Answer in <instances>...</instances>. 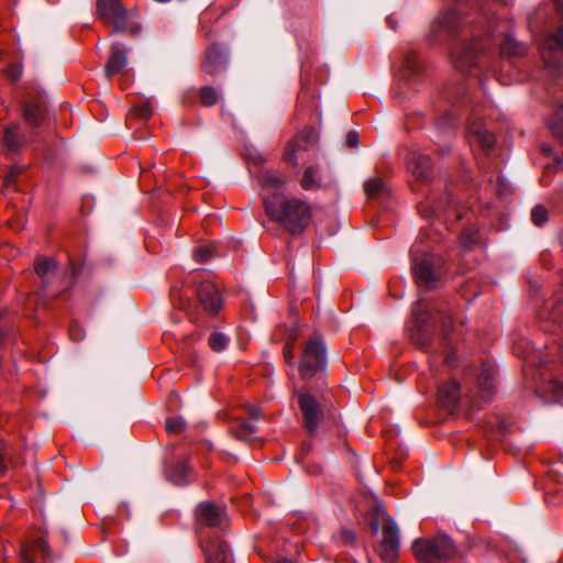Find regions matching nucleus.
<instances>
[{"label": "nucleus", "instance_id": "obj_36", "mask_svg": "<svg viewBox=\"0 0 563 563\" xmlns=\"http://www.w3.org/2000/svg\"><path fill=\"white\" fill-rule=\"evenodd\" d=\"M186 427V421L183 417L169 418L166 421V430L168 432L179 433Z\"/></svg>", "mask_w": 563, "mask_h": 563}, {"label": "nucleus", "instance_id": "obj_31", "mask_svg": "<svg viewBox=\"0 0 563 563\" xmlns=\"http://www.w3.org/2000/svg\"><path fill=\"white\" fill-rule=\"evenodd\" d=\"M544 393L548 394V401H561L563 399V383L555 379L549 382Z\"/></svg>", "mask_w": 563, "mask_h": 563}, {"label": "nucleus", "instance_id": "obj_9", "mask_svg": "<svg viewBox=\"0 0 563 563\" xmlns=\"http://www.w3.org/2000/svg\"><path fill=\"white\" fill-rule=\"evenodd\" d=\"M412 549L415 556L424 563L451 559L456 552L452 540L444 534L432 539L416 540Z\"/></svg>", "mask_w": 563, "mask_h": 563}, {"label": "nucleus", "instance_id": "obj_45", "mask_svg": "<svg viewBox=\"0 0 563 563\" xmlns=\"http://www.w3.org/2000/svg\"><path fill=\"white\" fill-rule=\"evenodd\" d=\"M341 537L344 543L350 544L352 543V531H350L346 528H343L341 531Z\"/></svg>", "mask_w": 563, "mask_h": 563}, {"label": "nucleus", "instance_id": "obj_48", "mask_svg": "<svg viewBox=\"0 0 563 563\" xmlns=\"http://www.w3.org/2000/svg\"><path fill=\"white\" fill-rule=\"evenodd\" d=\"M81 169L84 173H90V174H93L97 172V167L92 166V165L82 166Z\"/></svg>", "mask_w": 563, "mask_h": 563}, {"label": "nucleus", "instance_id": "obj_21", "mask_svg": "<svg viewBox=\"0 0 563 563\" xmlns=\"http://www.w3.org/2000/svg\"><path fill=\"white\" fill-rule=\"evenodd\" d=\"M111 23L113 24V33H130L137 35L142 29L141 24L133 20V12L125 9L122 14L115 16Z\"/></svg>", "mask_w": 563, "mask_h": 563}, {"label": "nucleus", "instance_id": "obj_35", "mask_svg": "<svg viewBox=\"0 0 563 563\" xmlns=\"http://www.w3.org/2000/svg\"><path fill=\"white\" fill-rule=\"evenodd\" d=\"M257 431V427L250 422V421H246V420H242L239 422V429L235 431V437L239 439V440H245V435L246 434H252V433H255Z\"/></svg>", "mask_w": 563, "mask_h": 563}, {"label": "nucleus", "instance_id": "obj_28", "mask_svg": "<svg viewBox=\"0 0 563 563\" xmlns=\"http://www.w3.org/2000/svg\"><path fill=\"white\" fill-rule=\"evenodd\" d=\"M460 24V18L455 10L442 14L437 24V31H443L448 34L453 33Z\"/></svg>", "mask_w": 563, "mask_h": 563}, {"label": "nucleus", "instance_id": "obj_50", "mask_svg": "<svg viewBox=\"0 0 563 563\" xmlns=\"http://www.w3.org/2000/svg\"><path fill=\"white\" fill-rule=\"evenodd\" d=\"M284 354H285V358H286V361L288 362V364H289L290 366H292V363L290 362V360L292 358L291 351H290V350H287V351L285 350Z\"/></svg>", "mask_w": 563, "mask_h": 563}, {"label": "nucleus", "instance_id": "obj_14", "mask_svg": "<svg viewBox=\"0 0 563 563\" xmlns=\"http://www.w3.org/2000/svg\"><path fill=\"white\" fill-rule=\"evenodd\" d=\"M167 481L176 486H187L192 482L194 470L185 460H178L165 467Z\"/></svg>", "mask_w": 563, "mask_h": 563}, {"label": "nucleus", "instance_id": "obj_55", "mask_svg": "<svg viewBox=\"0 0 563 563\" xmlns=\"http://www.w3.org/2000/svg\"><path fill=\"white\" fill-rule=\"evenodd\" d=\"M353 137H354V146H355L356 142H357V134H356V132H354Z\"/></svg>", "mask_w": 563, "mask_h": 563}, {"label": "nucleus", "instance_id": "obj_41", "mask_svg": "<svg viewBox=\"0 0 563 563\" xmlns=\"http://www.w3.org/2000/svg\"><path fill=\"white\" fill-rule=\"evenodd\" d=\"M461 243L465 247H471L473 244L477 243L476 232L473 230H466L461 234Z\"/></svg>", "mask_w": 563, "mask_h": 563}, {"label": "nucleus", "instance_id": "obj_51", "mask_svg": "<svg viewBox=\"0 0 563 563\" xmlns=\"http://www.w3.org/2000/svg\"><path fill=\"white\" fill-rule=\"evenodd\" d=\"M453 361H454V358H453V353H450V354L446 356L445 362H446V364H448L449 366H453Z\"/></svg>", "mask_w": 563, "mask_h": 563}, {"label": "nucleus", "instance_id": "obj_1", "mask_svg": "<svg viewBox=\"0 0 563 563\" xmlns=\"http://www.w3.org/2000/svg\"><path fill=\"white\" fill-rule=\"evenodd\" d=\"M196 520L199 525L200 545L205 552L207 563H233L229 547L218 536H205L203 529L211 528L224 531L229 519L224 509L211 501H202L196 508Z\"/></svg>", "mask_w": 563, "mask_h": 563}, {"label": "nucleus", "instance_id": "obj_5", "mask_svg": "<svg viewBox=\"0 0 563 563\" xmlns=\"http://www.w3.org/2000/svg\"><path fill=\"white\" fill-rule=\"evenodd\" d=\"M21 113L25 123L31 129L32 136L46 151V159H52L53 154L49 153L47 143L37 137V131L51 122L54 118V111L46 92L38 84L30 82L25 86V95L21 101Z\"/></svg>", "mask_w": 563, "mask_h": 563}, {"label": "nucleus", "instance_id": "obj_19", "mask_svg": "<svg viewBox=\"0 0 563 563\" xmlns=\"http://www.w3.org/2000/svg\"><path fill=\"white\" fill-rule=\"evenodd\" d=\"M40 551L44 561H48L51 556V547L42 538H37L32 542H23L20 548V563H35L34 553Z\"/></svg>", "mask_w": 563, "mask_h": 563}, {"label": "nucleus", "instance_id": "obj_2", "mask_svg": "<svg viewBox=\"0 0 563 563\" xmlns=\"http://www.w3.org/2000/svg\"><path fill=\"white\" fill-rule=\"evenodd\" d=\"M82 264L69 258L67 266H60L53 256L37 255L33 262V272L37 280L38 292L48 296L51 289L58 285L59 291L52 294L51 299L55 300L70 291L82 272Z\"/></svg>", "mask_w": 563, "mask_h": 563}, {"label": "nucleus", "instance_id": "obj_26", "mask_svg": "<svg viewBox=\"0 0 563 563\" xmlns=\"http://www.w3.org/2000/svg\"><path fill=\"white\" fill-rule=\"evenodd\" d=\"M365 194L371 199H380L388 195L387 185L379 177L368 179L364 185Z\"/></svg>", "mask_w": 563, "mask_h": 563}, {"label": "nucleus", "instance_id": "obj_39", "mask_svg": "<svg viewBox=\"0 0 563 563\" xmlns=\"http://www.w3.org/2000/svg\"><path fill=\"white\" fill-rule=\"evenodd\" d=\"M69 336L74 342H80L85 339V331L78 322H71L69 325Z\"/></svg>", "mask_w": 563, "mask_h": 563}, {"label": "nucleus", "instance_id": "obj_30", "mask_svg": "<svg viewBox=\"0 0 563 563\" xmlns=\"http://www.w3.org/2000/svg\"><path fill=\"white\" fill-rule=\"evenodd\" d=\"M229 343L230 338L222 332L213 331L208 338V344L210 349L217 353L224 351Z\"/></svg>", "mask_w": 563, "mask_h": 563}, {"label": "nucleus", "instance_id": "obj_3", "mask_svg": "<svg viewBox=\"0 0 563 563\" xmlns=\"http://www.w3.org/2000/svg\"><path fill=\"white\" fill-rule=\"evenodd\" d=\"M366 509V521L372 531L377 533L383 530V539L379 545V554L386 562H394L399 551L398 529L388 517L380 500L372 493L361 492Z\"/></svg>", "mask_w": 563, "mask_h": 563}, {"label": "nucleus", "instance_id": "obj_38", "mask_svg": "<svg viewBox=\"0 0 563 563\" xmlns=\"http://www.w3.org/2000/svg\"><path fill=\"white\" fill-rule=\"evenodd\" d=\"M262 183L264 187L277 189L282 187L284 180L277 175L266 174L263 176Z\"/></svg>", "mask_w": 563, "mask_h": 563}, {"label": "nucleus", "instance_id": "obj_52", "mask_svg": "<svg viewBox=\"0 0 563 563\" xmlns=\"http://www.w3.org/2000/svg\"><path fill=\"white\" fill-rule=\"evenodd\" d=\"M309 450H310V445H309V444H303V445H302V451H303V453H308V452H309Z\"/></svg>", "mask_w": 563, "mask_h": 563}, {"label": "nucleus", "instance_id": "obj_53", "mask_svg": "<svg viewBox=\"0 0 563 563\" xmlns=\"http://www.w3.org/2000/svg\"><path fill=\"white\" fill-rule=\"evenodd\" d=\"M278 563H297V562H295L294 560H290V559H285V560L279 561Z\"/></svg>", "mask_w": 563, "mask_h": 563}, {"label": "nucleus", "instance_id": "obj_18", "mask_svg": "<svg viewBox=\"0 0 563 563\" xmlns=\"http://www.w3.org/2000/svg\"><path fill=\"white\" fill-rule=\"evenodd\" d=\"M228 63V54L225 49L219 45L213 44L206 54L202 62V69L208 74H217L223 70Z\"/></svg>", "mask_w": 563, "mask_h": 563}, {"label": "nucleus", "instance_id": "obj_40", "mask_svg": "<svg viewBox=\"0 0 563 563\" xmlns=\"http://www.w3.org/2000/svg\"><path fill=\"white\" fill-rule=\"evenodd\" d=\"M23 74L22 66L18 64L10 65L7 68V76L12 82H16L21 79Z\"/></svg>", "mask_w": 563, "mask_h": 563}, {"label": "nucleus", "instance_id": "obj_16", "mask_svg": "<svg viewBox=\"0 0 563 563\" xmlns=\"http://www.w3.org/2000/svg\"><path fill=\"white\" fill-rule=\"evenodd\" d=\"M468 141L472 147H479L485 153L495 144L494 135L481 122H473L467 130Z\"/></svg>", "mask_w": 563, "mask_h": 563}, {"label": "nucleus", "instance_id": "obj_23", "mask_svg": "<svg viewBox=\"0 0 563 563\" xmlns=\"http://www.w3.org/2000/svg\"><path fill=\"white\" fill-rule=\"evenodd\" d=\"M461 389L455 380L443 384L439 388V401L443 407L452 408L460 399Z\"/></svg>", "mask_w": 563, "mask_h": 563}, {"label": "nucleus", "instance_id": "obj_27", "mask_svg": "<svg viewBox=\"0 0 563 563\" xmlns=\"http://www.w3.org/2000/svg\"><path fill=\"white\" fill-rule=\"evenodd\" d=\"M526 51V45L518 42L510 35L504 36L503 41L500 42V53L508 57L523 55Z\"/></svg>", "mask_w": 563, "mask_h": 563}, {"label": "nucleus", "instance_id": "obj_13", "mask_svg": "<svg viewBox=\"0 0 563 563\" xmlns=\"http://www.w3.org/2000/svg\"><path fill=\"white\" fill-rule=\"evenodd\" d=\"M0 143L9 152L16 154L26 143V136L19 122H10L0 130Z\"/></svg>", "mask_w": 563, "mask_h": 563}, {"label": "nucleus", "instance_id": "obj_20", "mask_svg": "<svg viewBox=\"0 0 563 563\" xmlns=\"http://www.w3.org/2000/svg\"><path fill=\"white\" fill-rule=\"evenodd\" d=\"M408 169L420 181H428L432 173L431 159L428 155L412 153L408 161Z\"/></svg>", "mask_w": 563, "mask_h": 563}, {"label": "nucleus", "instance_id": "obj_37", "mask_svg": "<svg viewBox=\"0 0 563 563\" xmlns=\"http://www.w3.org/2000/svg\"><path fill=\"white\" fill-rule=\"evenodd\" d=\"M532 222L540 227L548 220V210L543 206H536L531 212Z\"/></svg>", "mask_w": 563, "mask_h": 563}, {"label": "nucleus", "instance_id": "obj_10", "mask_svg": "<svg viewBox=\"0 0 563 563\" xmlns=\"http://www.w3.org/2000/svg\"><path fill=\"white\" fill-rule=\"evenodd\" d=\"M412 271L419 287L431 288L435 282L434 256L422 252L416 243L411 250Z\"/></svg>", "mask_w": 563, "mask_h": 563}, {"label": "nucleus", "instance_id": "obj_43", "mask_svg": "<svg viewBox=\"0 0 563 563\" xmlns=\"http://www.w3.org/2000/svg\"><path fill=\"white\" fill-rule=\"evenodd\" d=\"M195 255L198 261H207L211 256V250L206 246H200L196 250Z\"/></svg>", "mask_w": 563, "mask_h": 563}, {"label": "nucleus", "instance_id": "obj_25", "mask_svg": "<svg viewBox=\"0 0 563 563\" xmlns=\"http://www.w3.org/2000/svg\"><path fill=\"white\" fill-rule=\"evenodd\" d=\"M478 390L482 398L488 399L495 388L494 374L490 368L485 367L477 377Z\"/></svg>", "mask_w": 563, "mask_h": 563}, {"label": "nucleus", "instance_id": "obj_49", "mask_svg": "<svg viewBox=\"0 0 563 563\" xmlns=\"http://www.w3.org/2000/svg\"><path fill=\"white\" fill-rule=\"evenodd\" d=\"M344 143L346 147L352 148V131L346 133Z\"/></svg>", "mask_w": 563, "mask_h": 563}, {"label": "nucleus", "instance_id": "obj_46", "mask_svg": "<svg viewBox=\"0 0 563 563\" xmlns=\"http://www.w3.org/2000/svg\"><path fill=\"white\" fill-rule=\"evenodd\" d=\"M137 115L142 119H147L151 117V110L147 106H143L137 110Z\"/></svg>", "mask_w": 563, "mask_h": 563}, {"label": "nucleus", "instance_id": "obj_54", "mask_svg": "<svg viewBox=\"0 0 563 563\" xmlns=\"http://www.w3.org/2000/svg\"><path fill=\"white\" fill-rule=\"evenodd\" d=\"M0 448H7L5 441L0 438Z\"/></svg>", "mask_w": 563, "mask_h": 563}, {"label": "nucleus", "instance_id": "obj_6", "mask_svg": "<svg viewBox=\"0 0 563 563\" xmlns=\"http://www.w3.org/2000/svg\"><path fill=\"white\" fill-rule=\"evenodd\" d=\"M327 347L323 338L314 333L306 343L298 362L301 379H313V388L321 390L327 386Z\"/></svg>", "mask_w": 563, "mask_h": 563}, {"label": "nucleus", "instance_id": "obj_11", "mask_svg": "<svg viewBox=\"0 0 563 563\" xmlns=\"http://www.w3.org/2000/svg\"><path fill=\"white\" fill-rule=\"evenodd\" d=\"M296 395L303 417V427L310 437H314L319 423L324 417L323 410L318 400L308 390H299Z\"/></svg>", "mask_w": 563, "mask_h": 563}, {"label": "nucleus", "instance_id": "obj_17", "mask_svg": "<svg viewBox=\"0 0 563 563\" xmlns=\"http://www.w3.org/2000/svg\"><path fill=\"white\" fill-rule=\"evenodd\" d=\"M128 64L126 47L119 42L111 45L110 56L104 67V73L108 78L113 75L120 74Z\"/></svg>", "mask_w": 563, "mask_h": 563}, {"label": "nucleus", "instance_id": "obj_8", "mask_svg": "<svg viewBox=\"0 0 563 563\" xmlns=\"http://www.w3.org/2000/svg\"><path fill=\"white\" fill-rule=\"evenodd\" d=\"M553 7L560 20L559 24L547 27L538 36L540 53L547 66L552 64V58L563 52V1L553 0Z\"/></svg>", "mask_w": 563, "mask_h": 563}, {"label": "nucleus", "instance_id": "obj_33", "mask_svg": "<svg viewBox=\"0 0 563 563\" xmlns=\"http://www.w3.org/2000/svg\"><path fill=\"white\" fill-rule=\"evenodd\" d=\"M200 101L206 107H212L218 102V93L210 86H203L200 89Z\"/></svg>", "mask_w": 563, "mask_h": 563}, {"label": "nucleus", "instance_id": "obj_34", "mask_svg": "<svg viewBox=\"0 0 563 563\" xmlns=\"http://www.w3.org/2000/svg\"><path fill=\"white\" fill-rule=\"evenodd\" d=\"M405 68L409 74H419L420 70L422 69V63L419 56L416 54L408 55L405 60Z\"/></svg>", "mask_w": 563, "mask_h": 563}, {"label": "nucleus", "instance_id": "obj_44", "mask_svg": "<svg viewBox=\"0 0 563 563\" xmlns=\"http://www.w3.org/2000/svg\"><path fill=\"white\" fill-rule=\"evenodd\" d=\"M5 448H0V475L4 474L7 472V465L4 463L5 457Z\"/></svg>", "mask_w": 563, "mask_h": 563}, {"label": "nucleus", "instance_id": "obj_42", "mask_svg": "<svg viewBox=\"0 0 563 563\" xmlns=\"http://www.w3.org/2000/svg\"><path fill=\"white\" fill-rule=\"evenodd\" d=\"M562 311H563V308L561 306H559V307H555L552 311H550L548 313V316H545V312L542 311L540 313V317L542 319H549V320L553 321L554 323H556L560 321V319L562 317Z\"/></svg>", "mask_w": 563, "mask_h": 563}, {"label": "nucleus", "instance_id": "obj_32", "mask_svg": "<svg viewBox=\"0 0 563 563\" xmlns=\"http://www.w3.org/2000/svg\"><path fill=\"white\" fill-rule=\"evenodd\" d=\"M15 338L14 329L9 320L0 313V345L5 344L8 341Z\"/></svg>", "mask_w": 563, "mask_h": 563}, {"label": "nucleus", "instance_id": "obj_22", "mask_svg": "<svg viewBox=\"0 0 563 563\" xmlns=\"http://www.w3.org/2000/svg\"><path fill=\"white\" fill-rule=\"evenodd\" d=\"M125 8L122 7L120 0H98L97 13L104 22H111L115 16L123 13Z\"/></svg>", "mask_w": 563, "mask_h": 563}, {"label": "nucleus", "instance_id": "obj_29", "mask_svg": "<svg viewBox=\"0 0 563 563\" xmlns=\"http://www.w3.org/2000/svg\"><path fill=\"white\" fill-rule=\"evenodd\" d=\"M300 185L306 190L318 188L320 185V173L318 167L308 166L300 179Z\"/></svg>", "mask_w": 563, "mask_h": 563}, {"label": "nucleus", "instance_id": "obj_7", "mask_svg": "<svg viewBox=\"0 0 563 563\" xmlns=\"http://www.w3.org/2000/svg\"><path fill=\"white\" fill-rule=\"evenodd\" d=\"M495 42L492 33L481 40H474L464 44L453 54L454 67L461 71H472L475 67H482L488 59L487 53Z\"/></svg>", "mask_w": 563, "mask_h": 563}, {"label": "nucleus", "instance_id": "obj_47", "mask_svg": "<svg viewBox=\"0 0 563 563\" xmlns=\"http://www.w3.org/2000/svg\"><path fill=\"white\" fill-rule=\"evenodd\" d=\"M249 415L252 419H258L262 415V411L260 408H256V407H252L250 408L249 410Z\"/></svg>", "mask_w": 563, "mask_h": 563}, {"label": "nucleus", "instance_id": "obj_15", "mask_svg": "<svg viewBox=\"0 0 563 563\" xmlns=\"http://www.w3.org/2000/svg\"><path fill=\"white\" fill-rule=\"evenodd\" d=\"M317 140V132L313 128L305 129L300 135L288 145L285 151L284 159L287 164H291L292 166L298 165L296 153L299 151H303L307 148L309 144L314 143Z\"/></svg>", "mask_w": 563, "mask_h": 563}, {"label": "nucleus", "instance_id": "obj_4", "mask_svg": "<svg viewBox=\"0 0 563 563\" xmlns=\"http://www.w3.org/2000/svg\"><path fill=\"white\" fill-rule=\"evenodd\" d=\"M266 214L279 222L290 234H300L309 224L310 211L307 203L280 194L264 199Z\"/></svg>", "mask_w": 563, "mask_h": 563}, {"label": "nucleus", "instance_id": "obj_56", "mask_svg": "<svg viewBox=\"0 0 563 563\" xmlns=\"http://www.w3.org/2000/svg\"><path fill=\"white\" fill-rule=\"evenodd\" d=\"M543 152H544V153H548V152H550V150H549L548 147H544V148H543Z\"/></svg>", "mask_w": 563, "mask_h": 563}, {"label": "nucleus", "instance_id": "obj_24", "mask_svg": "<svg viewBox=\"0 0 563 563\" xmlns=\"http://www.w3.org/2000/svg\"><path fill=\"white\" fill-rule=\"evenodd\" d=\"M420 303H418L413 310V313L416 314L417 322L420 323V327H424L429 323V321L432 324H437L438 322L442 327L444 331H449L452 328V319L450 316H444L441 311H437V316H430L429 313L422 316L420 313Z\"/></svg>", "mask_w": 563, "mask_h": 563}, {"label": "nucleus", "instance_id": "obj_12", "mask_svg": "<svg viewBox=\"0 0 563 563\" xmlns=\"http://www.w3.org/2000/svg\"><path fill=\"white\" fill-rule=\"evenodd\" d=\"M197 297L200 305L208 313L216 316L222 308V298L217 285L212 282L203 280L197 287Z\"/></svg>", "mask_w": 563, "mask_h": 563}]
</instances>
